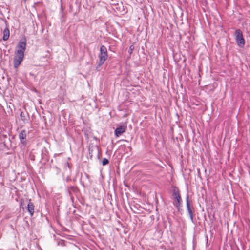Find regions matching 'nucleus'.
<instances>
[{
	"instance_id": "1",
	"label": "nucleus",
	"mask_w": 250,
	"mask_h": 250,
	"mask_svg": "<svg viewBox=\"0 0 250 250\" xmlns=\"http://www.w3.org/2000/svg\"><path fill=\"white\" fill-rule=\"evenodd\" d=\"M100 52L98 56L99 60L98 66H102L108 58V53L106 47L104 45H102L100 47Z\"/></svg>"
},
{
	"instance_id": "2",
	"label": "nucleus",
	"mask_w": 250,
	"mask_h": 250,
	"mask_svg": "<svg viewBox=\"0 0 250 250\" xmlns=\"http://www.w3.org/2000/svg\"><path fill=\"white\" fill-rule=\"evenodd\" d=\"M24 52L21 50H17L15 52V56L14 58V67L17 68L23 60Z\"/></svg>"
},
{
	"instance_id": "3",
	"label": "nucleus",
	"mask_w": 250,
	"mask_h": 250,
	"mask_svg": "<svg viewBox=\"0 0 250 250\" xmlns=\"http://www.w3.org/2000/svg\"><path fill=\"white\" fill-rule=\"evenodd\" d=\"M235 40L237 45L240 47H243L245 45V41L243 36L242 32L240 29H236L235 31Z\"/></svg>"
},
{
	"instance_id": "4",
	"label": "nucleus",
	"mask_w": 250,
	"mask_h": 250,
	"mask_svg": "<svg viewBox=\"0 0 250 250\" xmlns=\"http://www.w3.org/2000/svg\"><path fill=\"white\" fill-rule=\"evenodd\" d=\"M173 196L174 199L176 201L175 206L179 209L180 207L181 206L182 200L180 195L179 191L178 189H175L173 190Z\"/></svg>"
},
{
	"instance_id": "5",
	"label": "nucleus",
	"mask_w": 250,
	"mask_h": 250,
	"mask_svg": "<svg viewBox=\"0 0 250 250\" xmlns=\"http://www.w3.org/2000/svg\"><path fill=\"white\" fill-rule=\"evenodd\" d=\"M126 125H120L117 127L115 130V135L118 137L121 135L123 133L125 132L126 130Z\"/></svg>"
},
{
	"instance_id": "6",
	"label": "nucleus",
	"mask_w": 250,
	"mask_h": 250,
	"mask_svg": "<svg viewBox=\"0 0 250 250\" xmlns=\"http://www.w3.org/2000/svg\"><path fill=\"white\" fill-rule=\"evenodd\" d=\"M34 205L33 203L31 202V200L28 199V203L27 205V210L30 214V215L32 216L34 213Z\"/></svg>"
},
{
	"instance_id": "7",
	"label": "nucleus",
	"mask_w": 250,
	"mask_h": 250,
	"mask_svg": "<svg viewBox=\"0 0 250 250\" xmlns=\"http://www.w3.org/2000/svg\"><path fill=\"white\" fill-rule=\"evenodd\" d=\"M19 138L20 140V141L21 143L25 145L26 143V131L24 130H23L21 131V132L20 133L19 135Z\"/></svg>"
},
{
	"instance_id": "8",
	"label": "nucleus",
	"mask_w": 250,
	"mask_h": 250,
	"mask_svg": "<svg viewBox=\"0 0 250 250\" xmlns=\"http://www.w3.org/2000/svg\"><path fill=\"white\" fill-rule=\"evenodd\" d=\"M26 41L25 39L23 41H20L18 45V49L17 50H21L23 52H24L26 49Z\"/></svg>"
},
{
	"instance_id": "9",
	"label": "nucleus",
	"mask_w": 250,
	"mask_h": 250,
	"mask_svg": "<svg viewBox=\"0 0 250 250\" xmlns=\"http://www.w3.org/2000/svg\"><path fill=\"white\" fill-rule=\"evenodd\" d=\"M186 205H187V209L188 210V212L189 214L190 218L192 221L193 219V212L190 207V204H189V202L188 200V198L187 199V201H186Z\"/></svg>"
},
{
	"instance_id": "10",
	"label": "nucleus",
	"mask_w": 250,
	"mask_h": 250,
	"mask_svg": "<svg viewBox=\"0 0 250 250\" xmlns=\"http://www.w3.org/2000/svg\"><path fill=\"white\" fill-rule=\"evenodd\" d=\"M9 34L10 33L9 30L7 28L4 29L3 31V40L4 41L7 40L9 37Z\"/></svg>"
},
{
	"instance_id": "11",
	"label": "nucleus",
	"mask_w": 250,
	"mask_h": 250,
	"mask_svg": "<svg viewBox=\"0 0 250 250\" xmlns=\"http://www.w3.org/2000/svg\"><path fill=\"white\" fill-rule=\"evenodd\" d=\"M20 117H21V120L22 121H24L26 120V119H27V118L28 117V114L22 111L21 112Z\"/></svg>"
},
{
	"instance_id": "12",
	"label": "nucleus",
	"mask_w": 250,
	"mask_h": 250,
	"mask_svg": "<svg viewBox=\"0 0 250 250\" xmlns=\"http://www.w3.org/2000/svg\"><path fill=\"white\" fill-rule=\"evenodd\" d=\"M108 163H109V161H108V159H107L106 158H104L103 159L102 164L103 166L107 165Z\"/></svg>"
},
{
	"instance_id": "13",
	"label": "nucleus",
	"mask_w": 250,
	"mask_h": 250,
	"mask_svg": "<svg viewBox=\"0 0 250 250\" xmlns=\"http://www.w3.org/2000/svg\"><path fill=\"white\" fill-rule=\"evenodd\" d=\"M133 49H134V47L132 45L130 46L129 52V53L130 54L132 53V50H133Z\"/></svg>"
}]
</instances>
